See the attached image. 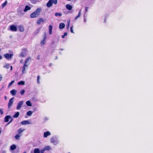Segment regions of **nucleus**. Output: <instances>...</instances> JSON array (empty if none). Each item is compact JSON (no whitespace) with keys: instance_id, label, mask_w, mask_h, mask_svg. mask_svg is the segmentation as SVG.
<instances>
[{"instance_id":"nucleus-39","label":"nucleus","mask_w":153,"mask_h":153,"mask_svg":"<svg viewBox=\"0 0 153 153\" xmlns=\"http://www.w3.org/2000/svg\"><path fill=\"white\" fill-rule=\"evenodd\" d=\"M40 79V77L39 76H37V82L38 84H40V82L39 81V79Z\"/></svg>"},{"instance_id":"nucleus-43","label":"nucleus","mask_w":153,"mask_h":153,"mask_svg":"<svg viewBox=\"0 0 153 153\" xmlns=\"http://www.w3.org/2000/svg\"><path fill=\"white\" fill-rule=\"evenodd\" d=\"M30 8H31L30 7L28 6L27 5L25 6L24 10H30Z\"/></svg>"},{"instance_id":"nucleus-8","label":"nucleus","mask_w":153,"mask_h":153,"mask_svg":"<svg viewBox=\"0 0 153 153\" xmlns=\"http://www.w3.org/2000/svg\"><path fill=\"white\" fill-rule=\"evenodd\" d=\"M13 56V54L12 53L9 54L8 53H7L4 55V56L7 59L11 58Z\"/></svg>"},{"instance_id":"nucleus-3","label":"nucleus","mask_w":153,"mask_h":153,"mask_svg":"<svg viewBox=\"0 0 153 153\" xmlns=\"http://www.w3.org/2000/svg\"><path fill=\"white\" fill-rule=\"evenodd\" d=\"M57 3V0H49L46 4L47 6L48 7H51L53 4H56Z\"/></svg>"},{"instance_id":"nucleus-16","label":"nucleus","mask_w":153,"mask_h":153,"mask_svg":"<svg viewBox=\"0 0 153 153\" xmlns=\"http://www.w3.org/2000/svg\"><path fill=\"white\" fill-rule=\"evenodd\" d=\"M88 10H85V11H84L83 13H84V22L86 23V14Z\"/></svg>"},{"instance_id":"nucleus-15","label":"nucleus","mask_w":153,"mask_h":153,"mask_svg":"<svg viewBox=\"0 0 153 153\" xmlns=\"http://www.w3.org/2000/svg\"><path fill=\"white\" fill-rule=\"evenodd\" d=\"M21 123L22 125H28L30 124V123L28 120L23 121Z\"/></svg>"},{"instance_id":"nucleus-4","label":"nucleus","mask_w":153,"mask_h":153,"mask_svg":"<svg viewBox=\"0 0 153 153\" xmlns=\"http://www.w3.org/2000/svg\"><path fill=\"white\" fill-rule=\"evenodd\" d=\"M40 10H36L34 12L32 13L30 16L31 18H34L38 17L40 14Z\"/></svg>"},{"instance_id":"nucleus-55","label":"nucleus","mask_w":153,"mask_h":153,"mask_svg":"<svg viewBox=\"0 0 153 153\" xmlns=\"http://www.w3.org/2000/svg\"><path fill=\"white\" fill-rule=\"evenodd\" d=\"M36 10H41V8H38L36 9Z\"/></svg>"},{"instance_id":"nucleus-1","label":"nucleus","mask_w":153,"mask_h":153,"mask_svg":"<svg viewBox=\"0 0 153 153\" xmlns=\"http://www.w3.org/2000/svg\"><path fill=\"white\" fill-rule=\"evenodd\" d=\"M50 140L51 143L53 145L55 146L57 145L60 143V141L56 136H53L51 137Z\"/></svg>"},{"instance_id":"nucleus-48","label":"nucleus","mask_w":153,"mask_h":153,"mask_svg":"<svg viewBox=\"0 0 153 153\" xmlns=\"http://www.w3.org/2000/svg\"><path fill=\"white\" fill-rule=\"evenodd\" d=\"M6 151L4 150L2 151V153H6Z\"/></svg>"},{"instance_id":"nucleus-7","label":"nucleus","mask_w":153,"mask_h":153,"mask_svg":"<svg viewBox=\"0 0 153 153\" xmlns=\"http://www.w3.org/2000/svg\"><path fill=\"white\" fill-rule=\"evenodd\" d=\"M26 51V49H23L22 52L19 55L20 57H25L27 54Z\"/></svg>"},{"instance_id":"nucleus-5","label":"nucleus","mask_w":153,"mask_h":153,"mask_svg":"<svg viewBox=\"0 0 153 153\" xmlns=\"http://www.w3.org/2000/svg\"><path fill=\"white\" fill-rule=\"evenodd\" d=\"M45 151V149L43 148L40 150L38 148H36L34 149L33 152H31V153H44Z\"/></svg>"},{"instance_id":"nucleus-62","label":"nucleus","mask_w":153,"mask_h":153,"mask_svg":"<svg viewBox=\"0 0 153 153\" xmlns=\"http://www.w3.org/2000/svg\"><path fill=\"white\" fill-rule=\"evenodd\" d=\"M61 50H63V49H62Z\"/></svg>"},{"instance_id":"nucleus-49","label":"nucleus","mask_w":153,"mask_h":153,"mask_svg":"<svg viewBox=\"0 0 153 153\" xmlns=\"http://www.w3.org/2000/svg\"><path fill=\"white\" fill-rule=\"evenodd\" d=\"M20 62L21 63H22V62H23V60L22 59L21 60H20Z\"/></svg>"},{"instance_id":"nucleus-38","label":"nucleus","mask_w":153,"mask_h":153,"mask_svg":"<svg viewBox=\"0 0 153 153\" xmlns=\"http://www.w3.org/2000/svg\"><path fill=\"white\" fill-rule=\"evenodd\" d=\"M49 120V117H45L44 118V122H46L47 121Z\"/></svg>"},{"instance_id":"nucleus-63","label":"nucleus","mask_w":153,"mask_h":153,"mask_svg":"<svg viewBox=\"0 0 153 153\" xmlns=\"http://www.w3.org/2000/svg\"><path fill=\"white\" fill-rule=\"evenodd\" d=\"M70 153L69 152V153Z\"/></svg>"},{"instance_id":"nucleus-18","label":"nucleus","mask_w":153,"mask_h":153,"mask_svg":"<svg viewBox=\"0 0 153 153\" xmlns=\"http://www.w3.org/2000/svg\"><path fill=\"white\" fill-rule=\"evenodd\" d=\"M65 24L62 23H60L59 24V27L60 29H62L65 27Z\"/></svg>"},{"instance_id":"nucleus-61","label":"nucleus","mask_w":153,"mask_h":153,"mask_svg":"<svg viewBox=\"0 0 153 153\" xmlns=\"http://www.w3.org/2000/svg\"><path fill=\"white\" fill-rule=\"evenodd\" d=\"M37 59H39V58H37Z\"/></svg>"},{"instance_id":"nucleus-14","label":"nucleus","mask_w":153,"mask_h":153,"mask_svg":"<svg viewBox=\"0 0 153 153\" xmlns=\"http://www.w3.org/2000/svg\"><path fill=\"white\" fill-rule=\"evenodd\" d=\"M11 118V116L10 115H7L4 118V121L6 122H7L9 121V119Z\"/></svg>"},{"instance_id":"nucleus-6","label":"nucleus","mask_w":153,"mask_h":153,"mask_svg":"<svg viewBox=\"0 0 153 153\" xmlns=\"http://www.w3.org/2000/svg\"><path fill=\"white\" fill-rule=\"evenodd\" d=\"M24 101H21L19 102L17 104V106L16 107V109L18 110H19L21 109L22 106L23 104Z\"/></svg>"},{"instance_id":"nucleus-52","label":"nucleus","mask_w":153,"mask_h":153,"mask_svg":"<svg viewBox=\"0 0 153 153\" xmlns=\"http://www.w3.org/2000/svg\"><path fill=\"white\" fill-rule=\"evenodd\" d=\"M2 58V56L0 55V60Z\"/></svg>"},{"instance_id":"nucleus-54","label":"nucleus","mask_w":153,"mask_h":153,"mask_svg":"<svg viewBox=\"0 0 153 153\" xmlns=\"http://www.w3.org/2000/svg\"><path fill=\"white\" fill-rule=\"evenodd\" d=\"M52 65V64L51 63H50L49 65V66H51V65Z\"/></svg>"},{"instance_id":"nucleus-59","label":"nucleus","mask_w":153,"mask_h":153,"mask_svg":"<svg viewBox=\"0 0 153 153\" xmlns=\"http://www.w3.org/2000/svg\"><path fill=\"white\" fill-rule=\"evenodd\" d=\"M23 153H26V152H24Z\"/></svg>"},{"instance_id":"nucleus-57","label":"nucleus","mask_w":153,"mask_h":153,"mask_svg":"<svg viewBox=\"0 0 153 153\" xmlns=\"http://www.w3.org/2000/svg\"><path fill=\"white\" fill-rule=\"evenodd\" d=\"M1 128H0V134H1Z\"/></svg>"},{"instance_id":"nucleus-29","label":"nucleus","mask_w":153,"mask_h":153,"mask_svg":"<svg viewBox=\"0 0 153 153\" xmlns=\"http://www.w3.org/2000/svg\"><path fill=\"white\" fill-rule=\"evenodd\" d=\"M25 84V82L24 81H21L19 82L18 83V84L19 85H24Z\"/></svg>"},{"instance_id":"nucleus-47","label":"nucleus","mask_w":153,"mask_h":153,"mask_svg":"<svg viewBox=\"0 0 153 153\" xmlns=\"http://www.w3.org/2000/svg\"><path fill=\"white\" fill-rule=\"evenodd\" d=\"M2 78V77L1 75H0V81H1Z\"/></svg>"},{"instance_id":"nucleus-36","label":"nucleus","mask_w":153,"mask_h":153,"mask_svg":"<svg viewBox=\"0 0 153 153\" xmlns=\"http://www.w3.org/2000/svg\"><path fill=\"white\" fill-rule=\"evenodd\" d=\"M55 15L56 16H62V14L61 13H55Z\"/></svg>"},{"instance_id":"nucleus-25","label":"nucleus","mask_w":153,"mask_h":153,"mask_svg":"<svg viewBox=\"0 0 153 153\" xmlns=\"http://www.w3.org/2000/svg\"><path fill=\"white\" fill-rule=\"evenodd\" d=\"M19 112H17L14 115H13V117L14 118H16L19 117Z\"/></svg>"},{"instance_id":"nucleus-31","label":"nucleus","mask_w":153,"mask_h":153,"mask_svg":"<svg viewBox=\"0 0 153 153\" xmlns=\"http://www.w3.org/2000/svg\"><path fill=\"white\" fill-rule=\"evenodd\" d=\"M3 108H0V117L3 114Z\"/></svg>"},{"instance_id":"nucleus-12","label":"nucleus","mask_w":153,"mask_h":153,"mask_svg":"<svg viewBox=\"0 0 153 153\" xmlns=\"http://www.w3.org/2000/svg\"><path fill=\"white\" fill-rule=\"evenodd\" d=\"M27 10H19L18 11V13L19 15L22 16L23 15L24 13H22V11L24 12H26Z\"/></svg>"},{"instance_id":"nucleus-24","label":"nucleus","mask_w":153,"mask_h":153,"mask_svg":"<svg viewBox=\"0 0 153 153\" xmlns=\"http://www.w3.org/2000/svg\"><path fill=\"white\" fill-rule=\"evenodd\" d=\"M25 130V129L22 128H20L18 130V134H21V132H22V131H24Z\"/></svg>"},{"instance_id":"nucleus-10","label":"nucleus","mask_w":153,"mask_h":153,"mask_svg":"<svg viewBox=\"0 0 153 153\" xmlns=\"http://www.w3.org/2000/svg\"><path fill=\"white\" fill-rule=\"evenodd\" d=\"M51 134V133L50 131H47L44 132L43 137L44 138H47L48 136H50Z\"/></svg>"},{"instance_id":"nucleus-28","label":"nucleus","mask_w":153,"mask_h":153,"mask_svg":"<svg viewBox=\"0 0 153 153\" xmlns=\"http://www.w3.org/2000/svg\"><path fill=\"white\" fill-rule=\"evenodd\" d=\"M33 114V112L31 111H29L27 113V114L29 116H30L32 115Z\"/></svg>"},{"instance_id":"nucleus-35","label":"nucleus","mask_w":153,"mask_h":153,"mask_svg":"<svg viewBox=\"0 0 153 153\" xmlns=\"http://www.w3.org/2000/svg\"><path fill=\"white\" fill-rule=\"evenodd\" d=\"M70 24V21L69 20V21H67V24L66 25V28L67 29H68L69 27V25Z\"/></svg>"},{"instance_id":"nucleus-2","label":"nucleus","mask_w":153,"mask_h":153,"mask_svg":"<svg viewBox=\"0 0 153 153\" xmlns=\"http://www.w3.org/2000/svg\"><path fill=\"white\" fill-rule=\"evenodd\" d=\"M30 58L29 57L27 58L25 61V63L23 65L22 68V74H24L26 73L25 71V69L27 67L28 65L27 64Z\"/></svg>"},{"instance_id":"nucleus-58","label":"nucleus","mask_w":153,"mask_h":153,"mask_svg":"<svg viewBox=\"0 0 153 153\" xmlns=\"http://www.w3.org/2000/svg\"><path fill=\"white\" fill-rule=\"evenodd\" d=\"M4 98L6 99V96H5Z\"/></svg>"},{"instance_id":"nucleus-42","label":"nucleus","mask_w":153,"mask_h":153,"mask_svg":"<svg viewBox=\"0 0 153 153\" xmlns=\"http://www.w3.org/2000/svg\"><path fill=\"white\" fill-rule=\"evenodd\" d=\"M25 92V90L24 89L20 91V93L22 95H23Z\"/></svg>"},{"instance_id":"nucleus-45","label":"nucleus","mask_w":153,"mask_h":153,"mask_svg":"<svg viewBox=\"0 0 153 153\" xmlns=\"http://www.w3.org/2000/svg\"><path fill=\"white\" fill-rule=\"evenodd\" d=\"M71 32L73 33H74V31L73 30V26L71 27L70 28Z\"/></svg>"},{"instance_id":"nucleus-40","label":"nucleus","mask_w":153,"mask_h":153,"mask_svg":"<svg viewBox=\"0 0 153 153\" xmlns=\"http://www.w3.org/2000/svg\"><path fill=\"white\" fill-rule=\"evenodd\" d=\"M71 12L68 10H65V11H64V13L66 14L70 13Z\"/></svg>"},{"instance_id":"nucleus-53","label":"nucleus","mask_w":153,"mask_h":153,"mask_svg":"<svg viewBox=\"0 0 153 153\" xmlns=\"http://www.w3.org/2000/svg\"><path fill=\"white\" fill-rule=\"evenodd\" d=\"M54 43H55V42L54 41H53L52 42V44H54Z\"/></svg>"},{"instance_id":"nucleus-30","label":"nucleus","mask_w":153,"mask_h":153,"mask_svg":"<svg viewBox=\"0 0 153 153\" xmlns=\"http://www.w3.org/2000/svg\"><path fill=\"white\" fill-rule=\"evenodd\" d=\"M26 105L29 106H31L32 105L31 103V102L30 101H27L26 102Z\"/></svg>"},{"instance_id":"nucleus-51","label":"nucleus","mask_w":153,"mask_h":153,"mask_svg":"<svg viewBox=\"0 0 153 153\" xmlns=\"http://www.w3.org/2000/svg\"><path fill=\"white\" fill-rule=\"evenodd\" d=\"M58 59V57L57 56H56L55 57V59Z\"/></svg>"},{"instance_id":"nucleus-34","label":"nucleus","mask_w":153,"mask_h":153,"mask_svg":"<svg viewBox=\"0 0 153 153\" xmlns=\"http://www.w3.org/2000/svg\"><path fill=\"white\" fill-rule=\"evenodd\" d=\"M21 136V135L19 134H18L16 135L15 136V138L16 140H19Z\"/></svg>"},{"instance_id":"nucleus-19","label":"nucleus","mask_w":153,"mask_h":153,"mask_svg":"<svg viewBox=\"0 0 153 153\" xmlns=\"http://www.w3.org/2000/svg\"><path fill=\"white\" fill-rule=\"evenodd\" d=\"M44 20L42 18H40L38 19L37 22V24L38 25H40L42 22H44Z\"/></svg>"},{"instance_id":"nucleus-20","label":"nucleus","mask_w":153,"mask_h":153,"mask_svg":"<svg viewBox=\"0 0 153 153\" xmlns=\"http://www.w3.org/2000/svg\"><path fill=\"white\" fill-rule=\"evenodd\" d=\"M44 39H43L40 42V44L42 45H44L45 44V42H46V37L45 36L43 37Z\"/></svg>"},{"instance_id":"nucleus-44","label":"nucleus","mask_w":153,"mask_h":153,"mask_svg":"<svg viewBox=\"0 0 153 153\" xmlns=\"http://www.w3.org/2000/svg\"><path fill=\"white\" fill-rule=\"evenodd\" d=\"M67 35V32H65L64 33V35L62 36V38H65V36H66Z\"/></svg>"},{"instance_id":"nucleus-60","label":"nucleus","mask_w":153,"mask_h":153,"mask_svg":"<svg viewBox=\"0 0 153 153\" xmlns=\"http://www.w3.org/2000/svg\"><path fill=\"white\" fill-rule=\"evenodd\" d=\"M87 8H86V10H87Z\"/></svg>"},{"instance_id":"nucleus-27","label":"nucleus","mask_w":153,"mask_h":153,"mask_svg":"<svg viewBox=\"0 0 153 153\" xmlns=\"http://www.w3.org/2000/svg\"><path fill=\"white\" fill-rule=\"evenodd\" d=\"M16 148V146L15 145H13L10 147V149L12 150H14Z\"/></svg>"},{"instance_id":"nucleus-26","label":"nucleus","mask_w":153,"mask_h":153,"mask_svg":"<svg viewBox=\"0 0 153 153\" xmlns=\"http://www.w3.org/2000/svg\"><path fill=\"white\" fill-rule=\"evenodd\" d=\"M66 7L68 10H71L72 6L69 4H67L66 5Z\"/></svg>"},{"instance_id":"nucleus-56","label":"nucleus","mask_w":153,"mask_h":153,"mask_svg":"<svg viewBox=\"0 0 153 153\" xmlns=\"http://www.w3.org/2000/svg\"><path fill=\"white\" fill-rule=\"evenodd\" d=\"M104 22H105H105H106V19H105V20H104Z\"/></svg>"},{"instance_id":"nucleus-22","label":"nucleus","mask_w":153,"mask_h":153,"mask_svg":"<svg viewBox=\"0 0 153 153\" xmlns=\"http://www.w3.org/2000/svg\"><path fill=\"white\" fill-rule=\"evenodd\" d=\"M45 149V151H49L51 149V147L50 146H45V147L43 148Z\"/></svg>"},{"instance_id":"nucleus-37","label":"nucleus","mask_w":153,"mask_h":153,"mask_svg":"<svg viewBox=\"0 0 153 153\" xmlns=\"http://www.w3.org/2000/svg\"><path fill=\"white\" fill-rule=\"evenodd\" d=\"M10 64H7L6 65H5L4 66V67L5 68H6L7 69H8L10 68Z\"/></svg>"},{"instance_id":"nucleus-41","label":"nucleus","mask_w":153,"mask_h":153,"mask_svg":"<svg viewBox=\"0 0 153 153\" xmlns=\"http://www.w3.org/2000/svg\"><path fill=\"white\" fill-rule=\"evenodd\" d=\"M40 29H38L34 32L35 34H37L40 31Z\"/></svg>"},{"instance_id":"nucleus-23","label":"nucleus","mask_w":153,"mask_h":153,"mask_svg":"<svg viewBox=\"0 0 153 153\" xmlns=\"http://www.w3.org/2000/svg\"><path fill=\"white\" fill-rule=\"evenodd\" d=\"M52 28H53L52 26L51 25H49V33L50 34H51L52 33Z\"/></svg>"},{"instance_id":"nucleus-17","label":"nucleus","mask_w":153,"mask_h":153,"mask_svg":"<svg viewBox=\"0 0 153 153\" xmlns=\"http://www.w3.org/2000/svg\"><path fill=\"white\" fill-rule=\"evenodd\" d=\"M16 91L15 89H13L10 91V93L13 96H15L16 95Z\"/></svg>"},{"instance_id":"nucleus-32","label":"nucleus","mask_w":153,"mask_h":153,"mask_svg":"<svg viewBox=\"0 0 153 153\" xmlns=\"http://www.w3.org/2000/svg\"><path fill=\"white\" fill-rule=\"evenodd\" d=\"M15 81L14 80H12V81L10 82L8 85V87H10L12 84Z\"/></svg>"},{"instance_id":"nucleus-9","label":"nucleus","mask_w":153,"mask_h":153,"mask_svg":"<svg viewBox=\"0 0 153 153\" xmlns=\"http://www.w3.org/2000/svg\"><path fill=\"white\" fill-rule=\"evenodd\" d=\"M14 97H13L11 98L8 102V108H10L13 104Z\"/></svg>"},{"instance_id":"nucleus-33","label":"nucleus","mask_w":153,"mask_h":153,"mask_svg":"<svg viewBox=\"0 0 153 153\" xmlns=\"http://www.w3.org/2000/svg\"><path fill=\"white\" fill-rule=\"evenodd\" d=\"M7 3V1H5V2L3 3L1 5L2 8H3L4 7L6 6Z\"/></svg>"},{"instance_id":"nucleus-46","label":"nucleus","mask_w":153,"mask_h":153,"mask_svg":"<svg viewBox=\"0 0 153 153\" xmlns=\"http://www.w3.org/2000/svg\"><path fill=\"white\" fill-rule=\"evenodd\" d=\"M10 119V122H9L8 123H7V125H8L13 120V118L11 117V118Z\"/></svg>"},{"instance_id":"nucleus-50","label":"nucleus","mask_w":153,"mask_h":153,"mask_svg":"<svg viewBox=\"0 0 153 153\" xmlns=\"http://www.w3.org/2000/svg\"><path fill=\"white\" fill-rule=\"evenodd\" d=\"M10 70H12V67L11 66H10Z\"/></svg>"},{"instance_id":"nucleus-11","label":"nucleus","mask_w":153,"mask_h":153,"mask_svg":"<svg viewBox=\"0 0 153 153\" xmlns=\"http://www.w3.org/2000/svg\"><path fill=\"white\" fill-rule=\"evenodd\" d=\"M10 28L12 31H16L17 30L16 27L14 25H12L11 26Z\"/></svg>"},{"instance_id":"nucleus-21","label":"nucleus","mask_w":153,"mask_h":153,"mask_svg":"<svg viewBox=\"0 0 153 153\" xmlns=\"http://www.w3.org/2000/svg\"><path fill=\"white\" fill-rule=\"evenodd\" d=\"M82 10H80L79 11L78 15L77 16H76L75 18V20H76L78 18H79L80 16L82 14Z\"/></svg>"},{"instance_id":"nucleus-13","label":"nucleus","mask_w":153,"mask_h":153,"mask_svg":"<svg viewBox=\"0 0 153 153\" xmlns=\"http://www.w3.org/2000/svg\"><path fill=\"white\" fill-rule=\"evenodd\" d=\"M19 30L21 32H23L24 31V28L23 26L20 25L18 27Z\"/></svg>"}]
</instances>
